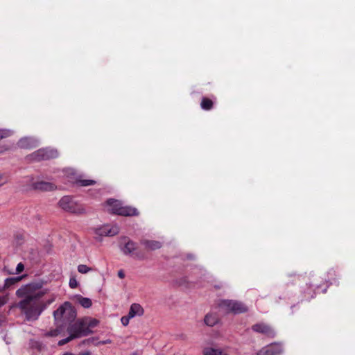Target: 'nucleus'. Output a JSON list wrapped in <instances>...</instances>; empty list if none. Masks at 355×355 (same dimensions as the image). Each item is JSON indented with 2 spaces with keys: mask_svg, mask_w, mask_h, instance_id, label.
Segmentation results:
<instances>
[{
  "mask_svg": "<svg viewBox=\"0 0 355 355\" xmlns=\"http://www.w3.org/2000/svg\"><path fill=\"white\" fill-rule=\"evenodd\" d=\"M38 142L36 139L31 137H24L21 139L18 142V146L21 148L31 149L37 147Z\"/></svg>",
  "mask_w": 355,
  "mask_h": 355,
  "instance_id": "obj_11",
  "label": "nucleus"
},
{
  "mask_svg": "<svg viewBox=\"0 0 355 355\" xmlns=\"http://www.w3.org/2000/svg\"><path fill=\"white\" fill-rule=\"evenodd\" d=\"M67 309V302H64L57 310L53 312L55 325L56 328L46 333V336H57L67 326V317L65 311Z\"/></svg>",
  "mask_w": 355,
  "mask_h": 355,
  "instance_id": "obj_3",
  "label": "nucleus"
},
{
  "mask_svg": "<svg viewBox=\"0 0 355 355\" xmlns=\"http://www.w3.org/2000/svg\"><path fill=\"white\" fill-rule=\"evenodd\" d=\"M106 205L109 211L119 214L118 209L122 207V203L119 200L110 199L106 202Z\"/></svg>",
  "mask_w": 355,
  "mask_h": 355,
  "instance_id": "obj_15",
  "label": "nucleus"
},
{
  "mask_svg": "<svg viewBox=\"0 0 355 355\" xmlns=\"http://www.w3.org/2000/svg\"><path fill=\"white\" fill-rule=\"evenodd\" d=\"M137 249V244L136 243L133 242L132 241H130L129 239L126 240L125 239V243L124 246L121 248L122 252L125 254H130L132 256H134L135 257L143 259L144 258V256L139 252H135Z\"/></svg>",
  "mask_w": 355,
  "mask_h": 355,
  "instance_id": "obj_9",
  "label": "nucleus"
},
{
  "mask_svg": "<svg viewBox=\"0 0 355 355\" xmlns=\"http://www.w3.org/2000/svg\"><path fill=\"white\" fill-rule=\"evenodd\" d=\"M67 355H71V354H68Z\"/></svg>",
  "mask_w": 355,
  "mask_h": 355,
  "instance_id": "obj_38",
  "label": "nucleus"
},
{
  "mask_svg": "<svg viewBox=\"0 0 355 355\" xmlns=\"http://www.w3.org/2000/svg\"><path fill=\"white\" fill-rule=\"evenodd\" d=\"M252 329L259 334H262L268 337L273 338L275 335L274 330L265 323H257L252 326Z\"/></svg>",
  "mask_w": 355,
  "mask_h": 355,
  "instance_id": "obj_10",
  "label": "nucleus"
},
{
  "mask_svg": "<svg viewBox=\"0 0 355 355\" xmlns=\"http://www.w3.org/2000/svg\"><path fill=\"white\" fill-rule=\"evenodd\" d=\"M58 156L56 150L51 148H40L27 156V159L33 162H41L55 159Z\"/></svg>",
  "mask_w": 355,
  "mask_h": 355,
  "instance_id": "obj_4",
  "label": "nucleus"
},
{
  "mask_svg": "<svg viewBox=\"0 0 355 355\" xmlns=\"http://www.w3.org/2000/svg\"><path fill=\"white\" fill-rule=\"evenodd\" d=\"M84 211V209L80 205H73L71 202L68 200V212L73 214H81Z\"/></svg>",
  "mask_w": 355,
  "mask_h": 355,
  "instance_id": "obj_21",
  "label": "nucleus"
},
{
  "mask_svg": "<svg viewBox=\"0 0 355 355\" xmlns=\"http://www.w3.org/2000/svg\"><path fill=\"white\" fill-rule=\"evenodd\" d=\"M25 276L26 275H21V276L15 277L7 278L5 280L3 286H0V292H3L7 289H10L15 284H16L17 283H18L19 282L22 280Z\"/></svg>",
  "mask_w": 355,
  "mask_h": 355,
  "instance_id": "obj_13",
  "label": "nucleus"
},
{
  "mask_svg": "<svg viewBox=\"0 0 355 355\" xmlns=\"http://www.w3.org/2000/svg\"><path fill=\"white\" fill-rule=\"evenodd\" d=\"M70 299L74 302L78 303L85 309L90 308L92 305V302L90 298L83 297L80 295H72L70 297Z\"/></svg>",
  "mask_w": 355,
  "mask_h": 355,
  "instance_id": "obj_12",
  "label": "nucleus"
},
{
  "mask_svg": "<svg viewBox=\"0 0 355 355\" xmlns=\"http://www.w3.org/2000/svg\"><path fill=\"white\" fill-rule=\"evenodd\" d=\"M59 206L64 210L67 209V198L65 197L62 198L59 201Z\"/></svg>",
  "mask_w": 355,
  "mask_h": 355,
  "instance_id": "obj_28",
  "label": "nucleus"
},
{
  "mask_svg": "<svg viewBox=\"0 0 355 355\" xmlns=\"http://www.w3.org/2000/svg\"><path fill=\"white\" fill-rule=\"evenodd\" d=\"M24 270V265L22 263H19L16 267L15 274H19Z\"/></svg>",
  "mask_w": 355,
  "mask_h": 355,
  "instance_id": "obj_30",
  "label": "nucleus"
},
{
  "mask_svg": "<svg viewBox=\"0 0 355 355\" xmlns=\"http://www.w3.org/2000/svg\"><path fill=\"white\" fill-rule=\"evenodd\" d=\"M119 214L124 216H137L139 212L137 209L135 207H129V206H123L118 209Z\"/></svg>",
  "mask_w": 355,
  "mask_h": 355,
  "instance_id": "obj_16",
  "label": "nucleus"
},
{
  "mask_svg": "<svg viewBox=\"0 0 355 355\" xmlns=\"http://www.w3.org/2000/svg\"><path fill=\"white\" fill-rule=\"evenodd\" d=\"M131 318H129V315L128 314V315L123 316L121 318V322L123 326H127L129 324L130 320Z\"/></svg>",
  "mask_w": 355,
  "mask_h": 355,
  "instance_id": "obj_29",
  "label": "nucleus"
},
{
  "mask_svg": "<svg viewBox=\"0 0 355 355\" xmlns=\"http://www.w3.org/2000/svg\"><path fill=\"white\" fill-rule=\"evenodd\" d=\"M94 340V339H87V340H85V342H87V343H90V342H92Z\"/></svg>",
  "mask_w": 355,
  "mask_h": 355,
  "instance_id": "obj_36",
  "label": "nucleus"
},
{
  "mask_svg": "<svg viewBox=\"0 0 355 355\" xmlns=\"http://www.w3.org/2000/svg\"><path fill=\"white\" fill-rule=\"evenodd\" d=\"M118 276L121 278V279H123L125 276L122 270H120L118 272Z\"/></svg>",
  "mask_w": 355,
  "mask_h": 355,
  "instance_id": "obj_35",
  "label": "nucleus"
},
{
  "mask_svg": "<svg viewBox=\"0 0 355 355\" xmlns=\"http://www.w3.org/2000/svg\"><path fill=\"white\" fill-rule=\"evenodd\" d=\"M218 322V316L214 313L207 314L205 318V322L207 325L213 327Z\"/></svg>",
  "mask_w": 355,
  "mask_h": 355,
  "instance_id": "obj_20",
  "label": "nucleus"
},
{
  "mask_svg": "<svg viewBox=\"0 0 355 355\" xmlns=\"http://www.w3.org/2000/svg\"><path fill=\"white\" fill-rule=\"evenodd\" d=\"M76 182L82 187H87L89 185H92L95 183V181L92 180H78Z\"/></svg>",
  "mask_w": 355,
  "mask_h": 355,
  "instance_id": "obj_26",
  "label": "nucleus"
},
{
  "mask_svg": "<svg viewBox=\"0 0 355 355\" xmlns=\"http://www.w3.org/2000/svg\"><path fill=\"white\" fill-rule=\"evenodd\" d=\"M8 300V297L7 295L0 297V307L3 306L4 304H6L7 303Z\"/></svg>",
  "mask_w": 355,
  "mask_h": 355,
  "instance_id": "obj_31",
  "label": "nucleus"
},
{
  "mask_svg": "<svg viewBox=\"0 0 355 355\" xmlns=\"http://www.w3.org/2000/svg\"><path fill=\"white\" fill-rule=\"evenodd\" d=\"M99 321L91 317L78 319L68 327V342L71 340L87 336L92 333V329L97 327Z\"/></svg>",
  "mask_w": 355,
  "mask_h": 355,
  "instance_id": "obj_2",
  "label": "nucleus"
},
{
  "mask_svg": "<svg viewBox=\"0 0 355 355\" xmlns=\"http://www.w3.org/2000/svg\"><path fill=\"white\" fill-rule=\"evenodd\" d=\"M67 343V338H64L58 342L59 345H63Z\"/></svg>",
  "mask_w": 355,
  "mask_h": 355,
  "instance_id": "obj_34",
  "label": "nucleus"
},
{
  "mask_svg": "<svg viewBox=\"0 0 355 355\" xmlns=\"http://www.w3.org/2000/svg\"><path fill=\"white\" fill-rule=\"evenodd\" d=\"M200 105L203 110H209L212 107L213 102L209 98H204L202 100Z\"/></svg>",
  "mask_w": 355,
  "mask_h": 355,
  "instance_id": "obj_22",
  "label": "nucleus"
},
{
  "mask_svg": "<svg viewBox=\"0 0 355 355\" xmlns=\"http://www.w3.org/2000/svg\"><path fill=\"white\" fill-rule=\"evenodd\" d=\"M26 183L31 184L33 189L41 191H51L56 189V186L49 182L38 181L33 182V178L28 176L25 178Z\"/></svg>",
  "mask_w": 355,
  "mask_h": 355,
  "instance_id": "obj_6",
  "label": "nucleus"
},
{
  "mask_svg": "<svg viewBox=\"0 0 355 355\" xmlns=\"http://www.w3.org/2000/svg\"><path fill=\"white\" fill-rule=\"evenodd\" d=\"M69 286L71 288H76L79 286L76 275L73 273H71L70 275Z\"/></svg>",
  "mask_w": 355,
  "mask_h": 355,
  "instance_id": "obj_23",
  "label": "nucleus"
},
{
  "mask_svg": "<svg viewBox=\"0 0 355 355\" xmlns=\"http://www.w3.org/2000/svg\"><path fill=\"white\" fill-rule=\"evenodd\" d=\"M204 355H228V354L223 349H216L212 347H207L203 350Z\"/></svg>",
  "mask_w": 355,
  "mask_h": 355,
  "instance_id": "obj_18",
  "label": "nucleus"
},
{
  "mask_svg": "<svg viewBox=\"0 0 355 355\" xmlns=\"http://www.w3.org/2000/svg\"><path fill=\"white\" fill-rule=\"evenodd\" d=\"M78 271L81 274H87L92 270V268L85 264H80L78 266Z\"/></svg>",
  "mask_w": 355,
  "mask_h": 355,
  "instance_id": "obj_25",
  "label": "nucleus"
},
{
  "mask_svg": "<svg viewBox=\"0 0 355 355\" xmlns=\"http://www.w3.org/2000/svg\"><path fill=\"white\" fill-rule=\"evenodd\" d=\"M219 305L225 311L236 314L245 313L248 311L247 307L243 303L237 301L225 300L221 301Z\"/></svg>",
  "mask_w": 355,
  "mask_h": 355,
  "instance_id": "obj_5",
  "label": "nucleus"
},
{
  "mask_svg": "<svg viewBox=\"0 0 355 355\" xmlns=\"http://www.w3.org/2000/svg\"><path fill=\"white\" fill-rule=\"evenodd\" d=\"M144 309L139 304L134 303L130 306L128 315L129 318H134L135 316H141L144 314Z\"/></svg>",
  "mask_w": 355,
  "mask_h": 355,
  "instance_id": "obj_17",
  "label": "nucleus"
},
{
  "mask_svg": "<svg viewBox=\"0 0 355 355\" xmlns=\"http://www.w3.org/2000/svg\"><path fill=\"white\" fill-rule=\"evenodd\" d=\"M11 132L8 130H0V140L7 138L10 136ZM10 148L9 146L7 145H0V154L6 152Z\"/></svg>",
  "mask_w": 355,
  "mask_h": 355,
  "instance_id": "obj_19",
  "label": "nucleus"
},
{
  "mask_svg": "<svg viewBox=\"0 0 355 355\" xmlns=\"http://www.w3.org/2000/svg\"><path fill=\"white\" fill-rule=\"evenodd\" d=\"M68 320L75 318L77 315L76 310L68 302Z\"/></svg>",
  "mask_w": 355,
  "mask_h": 355,
  "instance_id": "obj_24",
  "label": "nucleus"
},
{
  "mask_svg": "<svg viewBox=\"0 0 355 355\" xmlns=\"http://www.w3.org/2000/svg\"><path fill=\"white\" fill-rule=\"evenodd\" d=\"M141 244L144 246L147 250H155L162 247V243L157 241L144 239L141 241Z\"/></svg>",
  "mask_w": 355,
  "mask_h": 355,
  "instance_id": "obj_14",
  "label": "nucleus"
},
{
  "mask_svg": "<svg viewBox=\"0 0 355 355\" xmlns=\"http://www.w3.org/2000/svg\"><path fill=\"white\" fill-rule=\"evenodd\" d=\"M94 233L100 236H113L119 234V227L116 225H104L94 229Z\"/></svg>",
  "mask_w": 355,
  "mask_h": 355,
  "instance_id": "obj_7",
  "label": "nucleus"
},
{
  "mask_svg": "<svg viewBox=\"0 0 355 355\" xmlns=\"http://www.w3.org/2000/svg\"><path fill=\"white\" fill-rule=\"evenodd\" d=\"M8 181V177L5 174L0 173V187L5 184Z\"/></svg>",
  "mask_w": 355,
  "mask_h": 355,
  "instance_id": "obj_27",
  "label": "nucleus"
},
{
  "mask_svg": "<svg viewBox=\"0 0 355 355\" xmlns=\"http://www.w3.org/2000/svg\"><path fill=\"white\" fill-rule=\"evenodd\" d=\"M46 284V280L38 279L17 290V297L21 299L18 302L17 307L25 315L27 320H36L46 306L55 300V297L46 302L41 300L49 292V289L44 288Z\"/></svg>",
  "mask_w": 355,
  "mask_h": 355,
  "instance_id": "obj_1",
  "label": "nucleus"
},
{
  "mask_svg": "<svg viewBox=\"0 0 355 355\" xmlns=\"http://www.w3.org/2000/svg\"><path fill=\"white\" fill-rule=\"evenodd\" d=\"M62 355H67V353L63 354Z\"/></svg>",
  "mask_w": 355,
  "mask_h": 355,
  "instance_id": "obj_37",
  "label": "nucleus"
},
{
  "mask_svg": "<svg viewBox=\"0 0 355 355\" xmlns=\"http://www.w3.org/2000/svg\"><path fill=\"white\" fill-rule=\"evenodd\" d=\"M109 343H111V340L107 339L105 340L101 341L98 344V345H105V344H109Z\"/></svg>",
  "mask_w": 355,
  "mask_h": 355,
  "instance_id": "obj_33",
  "label": "nucleus"
},
{
  "mask_svg": "<svg viewBox=\"0 0 355 355\" xmlns=\"http://www.w3.org/2000/svg\"><path fill=\"white\" fill-rule=\"evenodd\" d=\"M73 239L74 240V243H73V244L71 245V247H72L73 248H76V243H78V239H77L76 236V235H74V234H71V235H70V239Z\"/></svg>",
  "mask_w": 355,
  "mask_h": 355,
  "instance_id": "obj_32",
  "label": "nucleus"
},
{
  "mask_svg": "<svg viewBox=\"0 0 355 355\" xmlns=\"http://www.w3.org/2000/svg\"><path fill=\"white\" fill-rule=\"evenodd\" d=\"M283 352V347L279 343H272L261 348L257 355H279Z\"/></svg>",
  "mask_w": 355,
  "mask_h": 355,
  "instance_id": "obj_8",
  "label": "nucleus"
}]
</instances>
